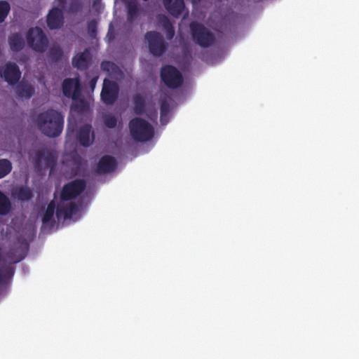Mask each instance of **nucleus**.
I'll list each match as a JSON object with an SVG mask.
<instances>
[{
    "instance_id": "7",
    "label": "nucleus",
    "mask_w": 359,
    "mask_h": 359,
    "mask_svg": "<svg viewBox=\"0 0 359 359\" xmlns=\"http://www.w3.org/2000/svg\"><path fill=\"white\" fill-rule=\"evenodd\" d=\"M86 183L83 180H75L64 185L60 198L63 201H67L76 198L86 189Z\"/></svg>"
},
{
    "instance_id": "17",
    "label": "nucleus",
    "mask_w": 359,
    "mask_h": 359,
    "mask_svg": "<svg viewBox=\"0 0 359 359\" xmlns=\"http://www.w3.org/2000/svg\"><path fill=\"white\" fill-rule=\"evenodd\" d=\"M164 7L174 17L180 16L184 8L183 0H163Z\"/></svg>"
},
{
    "instance_id": "34",
    "label": "nucleus",
    "mask_w": 359,
    "mask_h": 359,
    "mask_svg": "<svg viewBox=\"0 0 359 359\" xmlns=\"http://www.w3.org/2000/svg\"><path fill=\"white\" fill-rule=\"evenodd\" d=\"M147 115L151 120L156 119L157 111L154 109L153 111H149V113Z\"/></svg>"
},
{
    "instance_id": "3",
    "label": "nucleus",
    "mask_w": 359,
    "mask_h": 359,
    "mask_svg": "<svg viewBox=\"0 0 359 359\" xmlns=\"http://www.w3.org/2000/svg\"><path fill=\"white\" fill-rule=\"evenodd\" d=\"M189 27L193 41L201 47L208 48L214 43V34L203 24L192 22Z\"/></svg>"
},
{
    "instance_id": "18",
    "label": "nucleus",
    "mask_w": 359,
    "mask_h": 359,
    "mask_svg": "<svg viewBox=\"0 0 359 359\" xmlns=\"http://www.w3.org/2000/svg\"><path fill=\"white\" fill-rule=\"evenodd\" d=\"M17 97L18 99H29L35 93L34 88L26 82H20L15 88Z\"/></svg>"
},
{
    "instance_id": "28",
    "label": "nucleus",
    "mask_w": 359,
    "mask_h": 359,
    "mask_svg": "<svg viewBox=\"0 0 359 359\" xmlns=\"http://www.w3.org/2000/svg\"><path fill=\"white\" fill-rule=\"evenodd\" d=\"M11 170L12 163L9 160L6 158L0 159V179L9 174Z\"/></svg>"
},
{
    "instance_id": "31",
    "label": "nucleus",
    "mask_w": 359,
    "mask_h": 359,
    "mask_svg": "<svg viewBox=\"0 0 359 359\" xmlns=\"http://www.w3.org/2000/svg\"><path fill=\"white\" fill-rule=\"evenodd\" d=\"M88 33L90 38L95 39L97 36V23L95 20H91L88 23Z\"/></svg>"
},
{
    "instance_id": "29",
    "label": "nucleus",
    "mask_w": 359,
    "mask_h": 359,
    "mask_svg": "<svg viewBox=\"0 0 359 359\" xmlns=\"http://www.w3.org/2000/svg\"><path fill=\"white\" fill-rule=\"evenodd\" d=\"M63 52L60 46H53L50 48L48 56L53 62H58L62 59Z\"/></svg>"
},
{
    "instance_id": "20",
    "label": "nucleus",
    "mask_w": 359,
    "mask_h": 359,
    "mask_svg": "<svg viewBox=\"0 0 359 359\" xmlns=\"http://www.w3.org/2000/svg\"><path fill=\"white\" fill-rule=\"evenodd\" d=\"M8 44L12 51L19 52L25 47V40L19 33L12 34L8 37Z\"/></svg>"
},
{
    "instance_id": "12",
    "label": "nucleus",
    "mask_w": 359,
    "mask_h": 359,
    "mask_svg": "<svg viewBox=\"0 0 359 359\" xmlns=\"http://www.w3.org/2000/svg\"><path fill=\"white\" fill-rule=\"evenodd\" d=\"M117 165L118 162L114 156L104 155L100 158L95 170L100 175L110 173L116 169Z\"/></svg>"
},
{
    "instance_id": "23",
    "label": "nucleus",
    "mask_w": 359,
    "mask_h": 359,
    "mask_svg": "<svg viewBox=\"0 0 359 359\" xmlns=\"http://www.w3.org/2000/svg\"><path fill=\"white\" fill-rule=\"evenodd\" d=\"M13 195L18 199H19L20 201H29V199H31V198L32 197V192L29 189V188H28L27 187L21 186V187L17 188L13 191Z\"/></svg>"
},
{
    "instance_id": "36",
    "label": "nucleus",
    "mask_w": 359,
    "mask_h": 359,
    "mask_svg": "<svg viewBox=\"0 0 359 359\" xmlns=\"http://www.w3.org/2000/svg\"><path fill=\"white\" fill-rule=\"evenodd\" d=\"M98 79V76H95V77H93L89 82V86L90 87V88L92 90L94 89L95 85H96V83H97V81Z\"/></svg>"
},
{
    "instance_id": "10",
    "label": "nucleus",
    "mask_w": 359,
    "mask_h": 359,
    "mask_svg": "<svg viewBox=\"0 0 359 359\" xmlns=\"http://www.w3.org/2000/svg\"><path fill=\"white\" fill-rule=\"evenodd\" d=\"M1 76L11 86L18 83L21 77V72L19 67L15 62H7L5 64Z\"/></svg>"
},
{
    "instance_id": "15",
    "label": "nucleus",
    "mask_w": 359,
    "mask_h": 359,
    "mask_svg": "<svg viewBox=\"0 0 359 359\" xmlns=\"http://www.w3.org/2000/svg\"><path fill=\"white\" fill-rule=\"evenodd\" d=\"M47 25L50 29L60 28L64 22L62 11L59 8H52L47 15Z\"/></svg>"
},
{
    "instance_id": "4",
    "label": "nucleus",
    "mask_w": 359,
    "mask_h": 359,
    "mask_svg": "<svg viewBox=\"0 0 359 359\" xmlns=\"http://www.w3.org/2000/svg\"><path fill=\"white\" fill-rule=\"evenodd\" d=\"M27 41L29 46L36 52L43 53L48 48V38L42 29L39 27L29 29L27 34Z\"/></svg>"
},
{
    "instance_id": "30",
    "label": "nucleus",
    "mask_w": 359,
    "mask_h": 359,
    "mask_svg": "<svg viewBox=\"0 0 359 359\" xmlns=\"http://www.w3.org/2000/svg\"><path fill=\"white\" fill-rule=\"evenodd\" d=\"M11 11L10 4L5 0L0 1V23H2L6 19Z\"/></svg>"
},
{
    "instance_id": "32",
    "label": "nucleus",
    "mask_w": 359,
    "mask_h": 359,
    "mask_svg": "<svg viewBox=\"0 0 359 359\" xmlns=\"http://www.w3.org/2000/svg\"><path fill=\"white\" fill-rule=\"evenodd\" d=\"M104 123L109 128H114L117 124V118L114 115L107 114L104 116Z\"/></svg>"
},
{
    "instance_id": "8",
    "label": "nucleus",
    "mask_w": 359,
    "mask_h": 359,
    "mask_svg": "<svg viewBox=\"0 0 359 359\" xmlns=\"http://www.w3.org/2000/svg\"><path fill=\"white\" fill-rule=\"evenodd\" d=\"M119 86L116 82L104 79L100 93L102 101L107 105L114 104L118 100Z\"/></svg>"
},
{
    "instance_id": "37",
    "label": "nucleus",
    "mask_w": 359,
    "mask_h": 359,
    "mask_svg": "<svg viewBox=\"0 0 359 359\" xmlns=\"http://www.w3.org/2000/svg\"><path fill=\"white\" fill-rule=\"evenodd\" d=\"M191 1L193 4L196 5L199 4L201 1V0H191Z\"/></svg>"
},
{
    "instance_id": "16",
    "label": "nucleus",
    "mask_w": 359,
    "mask_h": 359,
    "mask_svg": "<svg viewBox=\"0 0 359 359\" xmlns=\"http://www.w3.org/2000/svg\"><path fill=\"white\" fill-rule=\"evenodd\" d=\"M78 211V206L74 203L67 204L60 203L56 208V217L58 219H70Z\"/></svg>"
},
{
    "instance_id": "6",
    "label": "nucleus",
    "mask_w": 359,
    "mask_h": 359,
    "mask_svg": "<svg viewBox=\"0 0 359 359\" xmlns=\"http://www.w3.org/2000/svg\"><path fill=\"white\" fill-rule=\"evenodd\" d=\"M161 78L169 88H180L183 83V77L180 71L172 65H165L161 68Z\"/></svg>"
},
{
    "instance_id": "2",
    "label": "nucleus",
    "mask_w": 359,
    "mask_h": 359,
    "mask_svg": "<svg viewBox=\"0 0 359 359\" xmlns=\"http://www.w3.org/2000/svg\"><path fill=\"white\" fill-rule=\"evenodd\" d=\"M128 127L132 137L137 142H147L154 136L153 126L142 118L135 117L131 119Z\"/></svg>"
},
{
    "instance_id": "35",
    "label": "nucleus",
    "mask_w": 359,
    "mask_h": 359,
    "mask_svg": "<svg viewBox=\"0 0 359 359\" xmlns=\"http://www.w3.org/2000/svg\"><path fill=\"white\" fill-rule=\"evenodd\" d=\"M71 9L73 12H77L81 9V5L79 3L72 4L71 5Z\"/></svg>"
},
{
    "instance_id": "33",
    "label": "nucleus",
    "mask_w": 359,
    "mask_h": 359,
    "mask_svg": "<svg viewBox=\"0 0 359 359\" xmlns=\"http://www.w3.org/2000/svg\"><path fill=\"white\" fill-rule=\"evenodd\" d=\"M100 67L103 71L109 72L111 70L114 69L115 65L114 62L110 61H103L101 62Z\"/></svg>"
},
{
    "instance_id": "13",
    "label": "nucleus",
    "mask_w": 359,
    "mask_h": 359,
    "mask_svg": "<svg viewBox=\"0 0 359 359\" xmlns=\"http://www.w3.org/2000/svg\"><path fill=\"white\" fill-rule=\"evenodd\" d=\"M76 138L79 144L84 147H89L95 140V133L90 124L81 126L76 133Z\"/></svg>"
},
{
    "instance_id": "39",
    "label": "nucleus",
    "mask_w": 359,
    "mask_h": 359,
    "mask_svg": "<svg viewBox=\"0 0 359 359\" xmlns=\"http://www.w3.org/2000/svg\"><path fill=\"white\" fill-rule=\"evenodd\" d=\"M76 127V121H74V123L72 124V130H74Z\"/></svg>"
},
{
    "instance_id": "22",
    "label": "nucleus",
    "mask_w": 359,
    "mask_h": 359,
    "mask_svg": "<svg viewBox=\"0 0 359 359\" xmlns=\"http://www.w3.org/2000/svg\"><path fill=\"white\" fill-rule=\"evenodd\" d=\"M134 111L137 115H142L146 111V101L143 95L136 94L133 98Z\"/></svg>"
},
{
    "instance_id": "24",
    "label": "nucleus",
    "mask_w": 359,
    "mask_h": 359,
    "mask_svg": "<svg viewBox=\"0 0 359 359\" xmlns=\"http://www.w3.org/2000/svg\"><path fill=\"white\" fill-rule=\"evenodd\" d=\"M162 27L168 40H171L175 36V28L168 17L163 15L161 19Z\"/></svg>"
},
{
    "instance_id": "27",
    "label": "nucleus",
    "mask_w": 359,
    "mask_h": 359,
    "mask_svg": "<svg viewBox=\"0 0 359 359\" xmlns=\"http://www.w3.org/2000/svg\"><path fill=\"white\" fill-rule=\"evenodd\" d=\"M161 106V121L163 122L164 117L167 116L170 112L169 97L167 95L163 96L160 100Z\"/></svg>"
},
{
    "instance_id": "19",
    "label": "nucleus",
    "mask_w": 359,
    "mask_h": 359,
    "mask_svg": "<svg viewBox=\"0 0 359 359\" xmlns=\"http://www.w3.org/2000/svg\"><path fill=\"white\" fill-rule=\"evenodd\" d=\"M56 205L54 201H50L42 217L43 226H53L55 224L54 213L56 212Z\"/></svg>"
},
{
    "instance_id": "38",
    "label": "nucleus",
    "mask_w": 359,
    "mask_h": 359,
    "mask_svg": "<svg viewBox=\"0 0 359 359\" xmlns=\"http://www.w3.org/2000/svg\"><path fill=\"white\" fill-rule=\"evenodd\" d=\"M71 126H72V123H71V121L69 119V121H68V125H67L68 130H69V129H70Z\"/></svg>"
},
{
    "instance_id": "9",
    "label": "nucleus",
    "mask_w": 359,
    "mask_h": 359,
    "mask_svg": "<svg viewBox=\"0 0 359 359\" xmlns=\"http://www.w3.org/2000/svg\"><path fill=\"white\" fill-rule=\"evenodd\" d=\"M62 93L68 98L76 100L81 95V82L79 78H67L62 82Z\"/></svg>"
},
{
    "instance_id": "11",
    "label": "nucleus",
    "mask_w": 359,
    "mask_h": 359,
    "mask_svg": "<svg viewBox=\"0 0 359 359\" xmlns=\"http://www.w3.org/2000/svg\"><path fill=\"white\" fill-rule=\"evenodd\" d=\"M57 154L54 150L46 149L45 152L39 150L35 153L34 161L36 168L41 165L42 160L45 161V165L48 168L53 169L56 164Z\"/></svg>"
},
{
    "instance_id": "25",
    "label": "nucleus",
    "mask_w": 359,
    "mask_h": 359,
    "mask_svg": "<svg viewBox=\"0 0 359 359\" xmlns=\"http://www.w3.org/2000/svg\"><path fill=\"white\" fill-rule=\"evenodd\" d=\"M11 209V203L8 198L2 191H0V215H7Z\"/></svg>"
},
{
    "instance_id": "1",
    "label": "nucleus",
    "mask_w": 359,
    "mask_h": 359,
    "mask_svg": "<svg viewBox=\"0 0 359 359\" xmlns=\"http://www.w3.org/2000/svg\"><path fill=\"white\" fill-rule=\"evenodd\" d=\"M36 124L43 134L50 137H55L62 133L64 118L61 113L49 109L38 115Z\"/></svg>"
},
{
    "instance_id": "21",
    "label": "nucleus",
    "mask_w": 359,
    "mask_h": 359,
    "mask_svg": "<svg viewBox=\"0 0 359 359\" xmlns=\"http://www.w3.org/2000/svg\"><path fill=\"white\" fill-rule=\"evenodd\" d=\"M71 109L78 114H85L89 110V104L83 99L78 97L76 100H73Z\"/></svg>"
},
{
    "instance_id": "26",
    "label": "nucleus",
    "mask_w": 359,
    "mask_h": 359,
    "mask_svg": "<svg viewBox=\"0 0 359 359\" xmlns=\"http://www.w3.org/2000/svg\"><path fill=\"white\" fill-rule=\"evenodd\" d=\"M128 14L127 20L132 23L138 15L139 8L137 4L134 1H130L127 4Z\"/></svg>"
},
{
    "instance_id": "5",
    "label": "nucleus",
    "mask_w": 359,
    "mask_h": 359,
    "mask_svg": "<svg viewBox=\"0 0 359 359\" xmlns=\"http://www.w3.org/2000/svg\"><path fill=\"white\" fill-rule=\"evenodd\" d=\"M151 55L160 57L166 51L168 43L165 42L162 34L156 31L147 32L144 36Z\"/></svg>"
},
{
    "instance_id": "14",
    "label": "nucleus",
    "mask_w": 359,
    "mask_h": 359,
    "mask_svg": "<svg viewBox=\"0 0 359 359\" xmlns=\"http://www.w3.org/2000/svg\"><path fill=\"white\" fill-rule=\"evenodd\" d=\"M92 62V55L88 48L78 53L72 58V65L77 69L83 71L87 69Z\"/></svg>"
}]
</instances>
